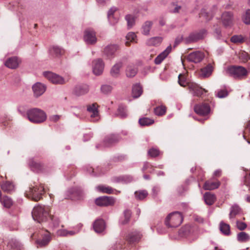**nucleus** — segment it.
Segmentation results:
<instances>
[{
    "label": "nucleus",
    "instance_id": "f257e3e1",
    "mask_svg": "<svg viewBox=\"0 0 250 250\" xmlns=\"http://www.w3.org/2000/svg\"><path fill=\"white\" fill-rule=\"evenodd\" d=\"M46 114L43 110L34 108L27 110V118L32 123L40 124L46 119Z\"/></svg>",
    "mask_w": 250,
    "mask_h": 250
},
{
    "label": "nucleus",
    "instance_id": "f03ea898",
    "mask_svg": "<svg viewBox=\"0 0 250 250\" xmlns=\"http://www.w3.org/2000/svg\"><path fill=\"white\" fill-rule=\"evenodd\" d=\"M32 215L34 220L38 223L46 222L49 216L48 208L41 206L35 207Z\"/></svg>",
    "mask_w": 250,
    "mask_h": 250
},
{
    "label": "nucleus",
    "instance_id": "7ed1b4c3",
    "mask_svg": "<svg viewBox=\"0 0 250 250\" xmlns=\"http://www.w3.org/2000/svg\"><path fill=\"white\" fill-rule=\"evenodd\" d=\"M226 72L229 76L238 79H241L248 74V71L245 67L236 65L229 66L226 69Z\"/></svg>",
    "mask_w": 250,
    "mask_h": 250
},
{
    "label": "nucleus",
    "instance_id": "20e7f679",
    "mask_svg": "<svg viewBox=\"0 0 250 250\" xmlns=\"http://www.w3.org/2000/svg\"><path fill=\"white\" fill-rule=\"evenodd\" d=\"M183 220L182 214L178 211H175L167 216L165 223L168 228H176L182 223Z\"/></svg>",
    "mask_w": 250,
    "mask_h": 250
},
{
    "label": "nucleus",
    "instance_id": "39448f33",
    "mask_svg": "<svg viewBox=\"0 0 250 250\" xmlns=\"http://www.w3.org/2000/svg\"><path fill=\"white\" fill-rule=\"evenodd\" d=\"M207 34L208 31L205 29L192 32L188 37L184 38V42L186 44L196 42L200 40H203Z\"/></svg>",
    "mask_w": 250,
    "mask_h": 250
},
{
    "label": "nucleus",
    "instance_id": "423d86ee",
    "mask_svg": "<svg viewBox=\"0 0 250 250\" xmlns=\"http://www.w3.org/2000/svg\"><path fill=\"white\" fill-rule=\"evenodd\" d=\"M44 188L42 186H35L29 188V190L26 191V196L34 201H38L42 198L44 194Z\"/></svg>",
    "mask_w": 250,
    "mask_h": 250
},
{
    "label": "nucleus",
    "instance_id": "0eeeda50",
    "mask_svg": "<svg viewBox=\"0 0 250 250\" xmlns=\"http://www.w3.org/2000/svg\"><path fill=\"white\" fill-rule=\"evenodd\" d=\"M66 198L71 200H79L83 196V190L81 187H75L70 188L66 191Z\"/></svg>",
    "mask_w": 250,
    "mask_h": 250
},
{
    "label": "nucleus",
    "instance_id": "6e6552de",
    "mask_svg": "<svg viewBox=\"0 0 250 250\" xmlns=\"http://www.w3.org/2000/svg\"><path fill=\"white\" fill-rule=\"evenodd\" d=\"M83 40L87 44H95L97 42L95 31L92 28L86 29L84 31Z\"/></svg>",
    "mask_w": 250,
    "mask_h": 250
},
{
    "label": "nucleus",
    "instance_id": "1a4fd4ad",
    "mask_svg": "<svg viewBox=\"0 0 250 250\" xmlns=\"http://www.w3.org/2000/svg\"><path fill=\"white\" fill-rule=\"evenodd\" d=\"M43 75L49 81L54 84H63L66 83L63 77L51 72H44Z\"/></svg>",
    "mask_w": 250,
    "mask_h": 250
},
{
    "label": "nucleus",
    "instance_id": "9d476101",
    "mask_svg": "<svg viewBox=\"0 0 250 250\" xmlns=\"http://www.w3.org/2000/svg\"><path fill=\"white\" fill-rule=\"evenodd\" d=\"M121 139V137L118 134H108L104 137L103 144L105 147H110L118 143Z\"/></svg>",
    "mask_w": 250,
    "mask_h": 250
},
{
    "label": "nucleus",
    "instance_id": "9b49d317",
    "mask_svg": "<svg viewBox=\"0 0 250 250\" xmlns=\"http://www.w3.org/2000/svg\"><path fill=\"white\" fill-rule=\"evenodd\" d=\"M194 110L197 114L204 116L209 113L210 107L208 104L203 103L195 104L194 107Z\"/></svg>",
    "mask_w": 250,
    "mask_h": 250
},
{
    "label": "nucleus",
    "instance_id": "f8f14e48",
    "mask_svg": "<svg viewBox=\"0 0 250 250\" xmlns=\"http://www.w3.org/2000/svg\"><path fill=\"white\" fill-rule=\"evenodd\" d=\"M115 199L111 197L101 196L96 199L95 203L100 207L112 206L115 203Z\"/></svg>",
    "mask_w": 250,
    "mask_h": 250
},
{
    "label": "nucleus",
    "instance_id": "ddd939ff",
    "mask_svg": "<svg viewBox=\"0 0 250 250\" xmlns=\"http://www.w3.org/2000/svg\"><path fill=\"white\" fill-rule=\"evenodd\" d=\"M104 64L101 59L95 60L92 62L93 72L96 75H100L103 73Z\"/></svg>",
    "mask_w": 250,
    "mask_h": 250
},
{
    "label": "nucleus",
    "instance_id": "4468645a",
    "mask_svg": "<svg viewBox=\"0 0 250 250\" xmlns=\"http://www.w3.org/2000/svg\"><path fill=\"white\" fill-rule=\"evenodd\" d=\"M48 53L52 58H60L65 53V50L58 45H52L49 47Z\"/></svg>",
    "mask_w": 250,
    "mask_h": 250
},
{
    "label": "nucleus",
    "instance_id": "2eb2a0df",
    "mask_svg": "<svg viewBox=\"0 0 250 250\" xmlns=\"http://www.w3.org/2000/svg\"><path fill=\"white\" fill-rule=\"evenodd\" d=\"M118 49L119 46L117 44L108 45L104 49V55L107 59H112L115 57V54Z\"/></svg>",
    "mask_w": 250,
    "mask_h": 250
},
{
    "label": "nucleus",
    "instance_id": "dca6fc26",
    "mask_svg": "<svg viewBox=\"0 0 250 250\" xmlns=\"http://www.w3.org/2000/svg\"><path fill=\"white\" fill-rule=\"evenodd\" d=\"M222 22L225 27H231L233 24V15L231 12H224L222 14Z\"/></svg>",
    "mask_w": 250,
    "mask_h": 250
},
{
    "label": "nucleus",
    "instance_id": "f3484780",
    "mask_svg": "<svg viewBox=\"0 0 250 250\" xmlns=\"http://www.w3.org/2000/svg\"><path fill=\"white\" fill-rule=\"evenodd\" d=\"M204 57V53L201 51H195L188 55L187 60L188 62L196 63L201 62Z\"/></svg>",
    "mask_w": 250,
    "mask_h": 250
},
{
    "label": "nucleus",
    "instance_id": "a211bd4d",
    "mask_svg": "<svg viewBox=\"0 0 250 250\" xmlns=\"http://www.w3.org/2000/svg\"><path fill=\"white\" fill-rule=\"evenodd\" d=\"M28 165L31 169L35 172H41L44 170V165L41 162L35 161L34 158L29 159Z\"/></svg>",
    "mask_w": 250,
    "mask_h": 250
},
{
    "label": "nucleus",
    "instance_id": "6ab92c4d",
    "mask_svg": "<svg viewBox=\"0 0 250 250\" xmlns=\"http://www.w3.org/2000/svg\"><path fill=\"white\" fill-rule=\"evenodd\" d=\"M142 235L137 230L132 231L128 233L126 236V240L129 244H133L139 242Z\"/></svg>",
    "mask_w": 250,
    "mask_h": 250
},
{
    "label": "nucleus",
    "instance_id": "aec40b11",
    "mask_svg": "<svg viewBox=\"0 0 250 250\" xmlns=\"http://www.w3.org/2000/svg\"><path fill=\"white\" fill-rule=\"evenodd\" d=\"M21 60L16 56L8 58L4 62L5 65L10 69H14L18 67Z\"/></svg>",
    "mask_w": 250,
    "mask_h": 250
},
{
    "label": "nucleus",
    "instance_id": "412c9836",
    "mask_svg": "<svg viewBox=\"0 0 250 250\" xmlns=\"http://www.w3.org/2000/svg\"><path fill=\"white\" fill-rule=\"evenodd\" d=\"M89 91V86L86 84H80L77 85L73 90V93L80 96L87 93Z\"/></svg>",
    "mask_w": 250,
    "mask_h": 250
},
{
    "label": "nucleus",
    "instance_id": "4be33fe9",
    "mask_svg": "<svg viewBox=\"0 0 250 250\" xmlns=\"http://www.w3.org/2000/svg\"><path fill=\"white\" fill-rule=\"evenodd\" d=\"M188 86L190 91L192 92L194 96L199 97L201 96L204 92H206L205 89H203L195 83H189L188 84Z\"/></svg>",
    "mask_w": 250,
    "mask_h": 250
},
{
    "label": "nucleus",
    "instance_id": "5701e85b",
    "mask_svg": "<svg viewBox=\"0 0 250 250\" xmlns=\"http://www.w3.org/2000/svg\"><path fill=\"white\" fill-rule=\"evenodd\" d=\"M220 185L221 183L218 180H209L205 182L203 188L205 190H211L218 188Z\"/></svg>",
    "mask_w": 250,
    "mask_h": 250
},
{
    "label": "nucleus",
    "instance_id": "b1692460",
    "mask_svg": "<svg viewBox=\"0 0 250 250\" xmlns=\"http://www.w3.org/2000/svg\"><path fill=\"white\" fill-rule=\"evenodd\" d=\"M172 50V47L169 45L167 48L159 55H158L154 60V62L156 64H160L163 61L168 55Z\"/></svg>",
    "mask_w": 250,
    "mask_h": 250
},
{
    "label": "nucleus",
    "instance_id": "393cba45",
    "mask_svg": "<svg viewBox=\"0 0 250 250\" xmlns=\"http://www.w3.org/2000/svg\"><path fill=\"white\" fill-rule=\"evenodd\" d=\"M93 227L96 232L98 233H101L105 229V222L102 219H97L94 222Z\"/></svg>",
    "mask_w": 250,
    "mask_h": 250
},
{
    "label": "nucleus",
    "instance_id": "a878e982",
    "mask_svg": "<svg viewBox=\"0 0 250 250\" xmlns=\"http://www.w3.org/2000/svg\"><path fill=\"white\" fill-rule=\"evenodd\" d=\"M51 240L50 233L47 232L42 238L38 239L36 241L38 248H42L47 245Z\"/></svg>",
    "mask_w": 250,
    "mask_h": 250
},
{
    "label": "nucleus",
    "instance_id": "bb28decb",
    "mask_svg": "<svg viewBox=\"0 0 250 250\" xmlns=\"http://www.w3.org/2000/svg\"><path fill=\"white\" fill-rule=\"evenodd\" d=\"M35 96L36 97L42 95L45 91V86L40 83H37L32 86Z\"/></svg>",
    "mask_w": 250,
    "mask_h": 250
},
{
    "label": "nucleus",
    "instance_id": "cd10ccee",
    "mask_svg": "<svg viewBox=\"0 0 250 250\" xmlns=\"http://www.w3.org/2000/svg\"><path fill=\"white\" fill-rule=\"evenodd\" d=\"M113 181L116 183L128 184L133 181V177L130 175H124L114 177L113 178Z\"/></svg>",
    "mask_w": 250,
    "mask_h": 250
},
{
    "label": "nucleus",
    "instance_id": "c85d7f7f",
    "mask_svg": "<svg viewBox=\"0 0 250 250\" xmlns=\"http://www.w3.org/2000/svg\"><path fill=\"white\" fill-rule=\"evenodd\" d=\"M213 70V66L210 63H209L205 67L201 69L200 76L204 78L208 77L211 75Z\"/></svg>",
    "mask_w": 250,
    "mask_h": 250
},
{
    "label": "nucleus",
    "instance_id": "c756f323",
    "mask_svg": "<svg viewBox=\"0 0 250 250\" xmlns=\"http://www.w3.org/2000/svg\"><path fill=\"white\" fill-rule=\"evenodd\" d=\"M203 197L205 203L208 206L213 205L216 200L215 195L210 192H206Z\"/></svg>",
    "mask_w": 250,
    "mask_h": 250
},
{
    "label": "nucleus",
    "instance_id": "7c9ffc66",
    "mask_svg": "<svg viewBox=\"0 0 250 250\" xmlns=\"http://www.w3.org/2000/svg\"><path fill=\"white\" fill-rule=\"evenodd\" d=\"M1 189L5 192L9 193L14 190V185L10 181L3 182L0 185Z\"/></svg>",
    "mask_w": 250,
    "mask_h": 250
},
{
    "label": "nucleus",
    "instance_id": "2f4dec72",
    "mask_svg": "<svg viewBox=\"0 0 250 250\" xmlns=\"http://www.w3.org/2000/svg\"><path fill=\"white\" fill-rule=\"evenodd\" d=\"M241 212L242 209L238 205L236 204L232 205L230 209L229 214V219L234 218L236 215L240 214Z\"/></svg>",
    "mask_w": 250,
    "mask_h": 250
},
{
    "label": "nucleus",
    "instance_id": "473e14b6",
    "mask_svg": "<svg viewBox=\"0 0 250 250\" xmlns=\"http://www.w3.org/2000/svg\"><path fill=\"white\" fill-rule=\"evenodd\" d=\"M219 229L222 233L226 236H229L231 234L229 225L221 221L219 224Z\"/></svg>",
    "mask_w": 250,
    "mask_h": 250
},
{
    "label": "nucleus",
    "instance_id": "72a5a7b5",
    "mask_svg": "<svg viewBox=\"0 0 250 250\" xmlns=\"http://www.w3.org/2000/svg\"><path fill=\"white\" fill-rule=\"evenodd\" d=\"M142 87L140 84L136 83L132 86V95L134 98L139 97L142 94Z\"/></svg>",
    "mask_w": 250,
    "mask_h": 250
},
{
    "label": "nucleus",
    "instance_id": "f704fd0d",
    "mask_svg": "<svg viewBox=\"0 0 250 250\" xmlns=\"http://www.w3.org/2000/svg\"><path fill=\"white\" fill-rule=\"evenodd\" d=\"M122 66V62H119L113 65L110 70L111 75L115 78L118 77L120 75V70Z\"/></svg>",
    "mask_w": 250,
    "mask_h": 250
},
{
    "label": "nucleus",
    "instance_id": "c9c22d12",
    "mask_svg": "<svg viewBox=\"0 0 250 250\" xmlns=\"http://www.w3.org/2000/svg\"><path fill=\"white\" fill-rule=\"evenodd\" d=\"M163 38L160 37H152L146 41V44L148 46H157L162 42Z\"/></svg>",
    "mask_w": 250,
    "mask_h": 250
},
{
    "label": "nucleus",
    "instance_id": "e433bc0d",
    "mask_svg": "<svg viewBox=\"0 0 250 250\" xmlns=\"http://www.w3.org/2000/svg\"><path fill=\"white\" fill-rule=\"evenodd\" d=\"M87 110L89 112L91 113L90 115L91 118H95L98 116V111L96 103H93L91 105L87 106Z\"/></svg>",
    "mask_w": 250,
    "mask_h": 250
},
{
    "label": "nucleus",
    "instance_id": "4c0bfd02",
    "mask_svg": "<svg viewBox=\"0 0 250 250\" xmlns=\"http://www.w3.org/2000/svg\"><path fill=\"white\" fill-rule=\"evenodd\" d=\"M152 24L153 22L151 21H146L143 25L142 27V34L145 35H148L149 34V32L152 27Z\"/></svg>",
    "mask_w": 250,
    "mask_h": 250
},
{
    "label": "nucleus",
    "instance_id": "58836bf2",
    "mask_svg": "<svg viewBox=\"0 0 250 250\" xmlns=\"http://www.w3.org/2000/svg\"><path fill=\"white\" fill-rule=\"evenodd\" d=\"M51 220L50 226L52 228H58L61 222L59 217L56 215L49 216Z\"/></svg>",
    "mask_w": 250,
    "mask_h": 250
},
{
    "label": "nucleus",
    "instance_id": "ea45409f",
    "mask_svg": "<svg viewBox=\"0 0 250 250\" xmlns=\"http://www.w3.org/2000/svg\"><path fill=\"white\" fill-rule=\"evenodd\" d=\"M0 202L4 207L9 208L13 204V202L10 197L4 196L0 200Z\"/></svg>",
    "mask_w": 250,
    "mask_h": 250
},
{
    "label": "nucleus",
    "instance_id": "a19ab883",
    "mask_svg": "<svg viewBox=\"0 0 250 250\" xmlns=\"http://www.w3.org/2000/svg\"><path fill=\"white\" fill-rule=\"evenodd\" d=\"M237 239L240 242H247L250 240V236L246 232L242 231L237 234Z\"/></svg>",
    "mask_w": 250,
    "mask_h": 250
},
{
    "label": "nucleus",
    "instance_id": "79ce46f5",
    "mask_svg": "<svg viewBox=\"0 0 250 250\" xmlns=\"http://www.w3.org/2000/svg\"><path fill=\"white\" fill-rule=\"evenodd\" d=\"M167 111V107L164 105L158 106L154 108V114L158 116H162L164 115Z\"/></svg>",
    "mask_w": 250,
    "mask_h": 250
},
{
    "label": "nucleus",
    "instance_id": "37998d69",
    "mask_svg": "<svg viewBox=\"0 0 250 250\" xmlns=\"http://www.w3.org/2000/svg\"><path fill=\"white\" fill-rule=\"evenodd\" d=\"M154 123V120L147 117L141 118L139 120V124L142 126L150 125Z\"/></svg>",
    "mask_w": 250,
    "mask_h": 250
},
{
    "label": "nucleus",
    "instance_id": "c03bdc74",
    "mask_svg": "<svg viewBox=\"0 0 250 250\" xmlns=\"http://www.w3.org/2000/svg\"><path fill=\"white\" fill-rule=\"evenodd\" d=\"M137 71L138 70L136 67L128 66L126 69V75L127 77L132 78L136 75Z\"/></svg>",
    "mask_w": 250,
    "mask_h": 250
},
{
    "label": "nucleus",
    "instance_id": "a18cd8bd",
    "mask_svg": "<svg viewBox=\"0 0 250 250\" xmlns=\"http://www.w3.org/2000/svg\"><path fill=\"white\" fill-rule=\"evenodd\" d=\"M135 198L139 200H142L147 197L148 192L146 190H140L134 193Z\"/></svg>",
    "mask_w": 250,
    "mask_h": 250
},
{
    "label": "nucleus",
    "instance_id": "49530a36",
    "mask_svg": "<svg viewBox=\"0 0 250 250\" xmlns=\"http://www.w3.org/2000/svg\"><path fill=\"white\" fill-rule=\"evenodd\" d=\"M213 13L207 11L206 9H202L199 14L200 17H204L207 21L211 20L213 16Z\"/></svg>",
    "mask_w": 250,
    "mask_h": 250
},
{
    "label": "nucleus",
    "instance_id": "de8ad7c7",
    "mask_svg": "<svg viewBox=\"0 0 250 250\" xmlns=\"http://www.w3.org/2000/svg\"><path fill=\"white\" fill-rule=\"evenodd\" d=\"M125 20L127 21L128 28L130 29L133 27L135 22V17L134 15L128 14L125 16Z\"/></svg>",
    "mask_w": 250,
    "mask_h": 250
},
{
    "label": "nucleus",
    "instance_id": "09e8293b",
    "mask_svg": "<svg viewBox=\"0 0 250 250\" xmlns=\"http://www.w3.org/2000/svg\"><path fill=\"white\" fill-rule=\"evenodd\" d=\"M191 230V227L187 225L181 228L179 230V233L182 236H187L190 233Z\"/></svg>",
    "mask_w": 250,
    "mask_h": 250
},
{
    "label": "nucleus",
    "instance_id": "8fccbe9b",
    "mask_svg": "<svg viewBox=\"0 0 250 250\" xmlns=\"http://www.w3.org/2000/svg\"><path fill=\"white\" fill-rule=\"evenodd\" d=\"M118 115L122 118H125L127 116L126 114V107L125 106L120 104L118 106Z\"/></svg>",
    "mask_w": 250,
    "mask_h": 250
},
{
    "label": "nucleus",
    "instance_id": "3c124183",
    "mask_svg": "<svg viewBox=\"0 0 250 250\" xmlns=\"http://www.w3.org/2000/svg\"><path fill=\"white\" fill-rule=\"evenodd\" d=\"M124 219L121 221V223L122 225H125L127 224L129 221L131 216V212L129 209H126L124 212Z\"/></svg>",
    "mask_w": 250,
    "mask_h": 250
},
{
    "label": "nucleus",
    "instance_id": "603ef678",
    "mask_svg": "<svg viewBox=\"0 0 250 250\" xmlns=\"http://www.w3.org/2000/svg\"><path fill=\"white\" fill-rule=\"evenodd\" d=\"M97 188L99 191L108 194L112 193L114 190L112 188L103 185L98 186Z\"/></svg>",
    "mask_w": 250,
    "mask_h": 250
},
{
    "label": "nucleus",
    "instance_id": "864d4df0",
    "mask_svg": "<svg viewBox=\"0 0 250 250\" xmlns=\"http://www.w3.org/2000/svg\"><path fill=\"white\" fill-rule=\"evenodd\" d=\"M147 154L150 157L155 158L159 156L160 154V151L157 148L152 147L148 149Z\"/></svg>",
    "mask_w": 250,
    "mask_h": 250
},
{
    "label": "nucleus",
    "instance_id": "5fc2aeb1",
    "mask_svg": "<svg viewBox=\"0 0 250 250\" xmlns=\"http://www.w3.org/2000/svg\"><path fill=\"white\" fill-rule=\"evenodd\" d=\"M8 245L13 249H16L18 250H21V244L15 239H11L8 243Z\"/></svg>",
    "mask_w": 250,
    "mask_h": 250
},
{
    "label": "nucleus",
    "instance_id": "6e6d98bb",
    "mask_svg": "<svg viewBox=\"0 0 250 250\" xmlns=\"http://www.w3.org/2000/svg\"><path fill=\"white\" fill-rule=\"evenodd\" d=\"M117 10L116 8L115 7H111L108 11L107 13V17L108 19V20L109 22L111 23H114L115 22H117V20H115V21H112V20H113V14L114 12Z\"/></svg>",
    "mask_w": 250,
    "mask_h": 250
},
{
    "label": "nucleus",
    "instance_id": "4d7b16f0",
    "mask_svg": "<svg viewBox=\"0 0 250 250\" xmlns=\"http://www.w3.org/2000/svg\"><path fill=\"white\" fill-rule=\"evenodd\" d=\"M136 38V35L134 32H129L126 36V39L127 41L125 42V44L127 46L130 45V42H132L135 41Z\"/></svg>",
    "mask_w": 250,
    "mask_h": 250
},
{
    "label": "nucleus",
    "instance_id": "13d9d810",
    "mask_svg": "<svg viewBox=\"0 0 250 250\" xmlns=\"http://www.w3.org/2000/svg\"><path fill=\"white\" fill-rule=\"evenodd\" d=\"M112 87L108 84L102 85L101 87V91L104 94H108L111 93Z\"/></svg>",
    "mask_w": 250,
    "mask_h": 250
},
{
    "label": "nucleus",
    "instance_id": "bf43d9fd",
    "mask_svg": "<svg viewBox=\"0 0 250 250\" xmlns=\"http://www.w3.org/2000/svg\"><path fill=\"white\" fill-rule=\"evenodd\" d=\"M242 20L246 24H250V9L246 10L242 17Z\"/></svg>",
    "mask_w": 250,
    "mask_h": 250
},
{
    "label": "nucleus",
    "instance_id": "052dcab7",
    "mask_svg": "<svg viewBox=\"0 0 250 250\" xmlns=\"http://www.w3.org/2000/svg\"><path fill=\"white\" fill-rule=\"evenodd\" d=\"M228 94V90L225 88L218 90L216 93V96L219 98H223L226 97Z\"/></svg>",
    "mask_w": 250,
    "mask_h": 250
},
{
    "label": "nucleus",
    "instance_id": "680f3d73",
    "mask_svg": "<svg viewBox=\"0 0 250 250\" xmlns=\"http://www.w3.org/2000/svg\"><path fill=\"white\" fill-rule=\"evenodd\" d=\"M230 41L234 43H241L244 42V39L241 35H233L230 38Z\"/></svg>",
    "mask_w": 250,
    "mask_h": 250
},
{
    "label": "nucleus",
    "instance_id": "e2e57ef3",
    "mask_svg": "<svg viewBox=\"0 0 250 250\" xmlns=\"http://www.w3.org/2000/svg\"><path fill=\"white\" fill-rule=\"evenodd\" d=\"M126 159V156L124 154H120L117 156H115L112 159V161L113 162L117 163V162H121Z\"/></svg>",
    "mask_w": 250,
    "mask_h": 250
},
{
    "label": "nucleus",
    "instance_id": "0e129e2a",
    "mask_svg": "<svg viewBox=\"0 0 250 250\" xmlns=\"http://www.w3.org/2000/svg\"><path fill=\"white\" fill-rule=\"evenodd\" d=\"M18 111L23 117L27 118V110H26V108L25 106H19L18 107Z\"/></svg>",
    "mask_w": 250,
    "mask_h": 250
},
{
    "label": "nucleus",
    "instance_id": "69168bd1",
    "mask_svg": "<svg viewBox=\"0 0 250 250\" xmlns=\"http://www.w3.org/2000/svg\"><path fill=\"white\" fill-rule=\"evenodd\" d=\"M239 59L244 62H246L250 59V57L248 53L243 51L239 55Z\"/></svg>",
    "mask_w": 250,
    "mask_h": 250
},
{
    "label": "nucleus",
    "instance_id": "338daca9",
    "mask_svg": "<svg viewBox=\"0 0 250 250\" xmlns=\"http://www.w3.org/2000/svg\"><path fill=\"white\" fill-rule=\"evenodd\" d=\"M171 6L173 7V8L170 10V12L172 13H178L181 9V6L178 5L176 2H172Z\"/></svg>",
    "mask_w": 250,
    "mask_h": 250
},
{
    "label": "nucleus",
    "instance_id": "774afa93",
    "mask_svg": "<svg viewBox=\"0 0 250 250\" xmlns=\"http://www.w3.org/2000/svg\"><path fill=\"white\" fill-rule=\"evenodd\" d=\"M215 36L217 39H220L222 36L221 27L218 25L213 26Z\"/></svg>",
    "mask_w": 250,
    "mask_h": 250
}]
</instances>
